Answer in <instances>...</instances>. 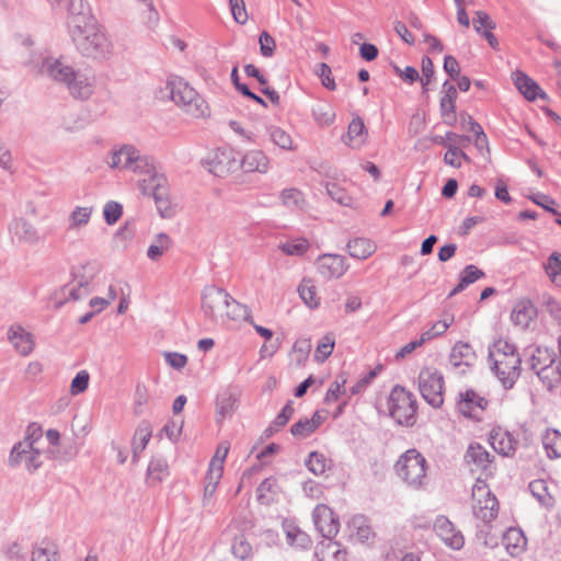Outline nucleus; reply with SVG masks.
<instances>
[{"label":"nucleus","mask_w":561,"mask_h":561,"mask_svg":"<svg viewBox=\"0 0 561 561\" xmlns=\"http://www.w3.org/2000/svg\"><path fill=\"white\" fill-rule=\"evenodd\" d=\"M108 164L113 169H130L139 172V186L145 195L153 197L163 217L171 215L167 179L159 173L154 164L140 157L130 146H124L112 152Z\"/></svg>","instance_id":"obj_1"},{"label":"nucleus","mask_w":561,"mask_h":561,"mask_svg":"<svg viewBox=\"0 0 561 561\" xmlns=\"http://www.w3.org/2000/svg\"><path fill=\"white\" fill-rule=\"evenodd\" d=\"M69 30L79 51L91 58H104L112 51V44L100 31L90 9L72 13L69 18Z\"/></svg>","instance_id":"obj_2"},{"label":"nucleus","mask_w":561,"mask_h":561,"mask_svg":"<svg viewBox=\"0 0 561 561\" xmlns=\"http://www.w3.org/2000/svg\"><path fill=\"white\" fill-rule=\"evenodd\" d=\"M202 309L207 317L221 324L238 320L247 312L243 305L234 300L226 290L215 286L204 290Z\"/></svg>","instance_id":"obj_3"},{"label":"nucleus","mask_w":561,"mask_h":561,"mask_svg":"<svg viewBox=\"0 0 561 561\" xmlns=\"http://www.w3.org/2000/svg\"><path fill=\"white\" fill-rule=\"evenodd\" d=\"M492 367L505 388H511L520 375V357L516 347L500 337L492 344L489 353Z\"/></svg>","instance_id":"obj_4"},{"label":"nucleus","mask_w":561,"mask_h":561,"mask_svg":"<svg viewBox=\"0 0 561 561\" xmlns=\"http://www.w3.org/2000/svg\"><path fill=\"white\" fill-rule=\"evenodd\" d=\"M42 439L43 430L39 425L31 424L27 426L24 439L14 444L10 451L9 466L18 467L24 463L30 472L37 470L42 466Z\"/></svg>","instance_id":"obj_5"},{"label":"nucleus","mask_w":561,"mask_h":561,"mask_svg":"<svg viewBox=\"0 0 561 561\" xmlns=\"http://www.w3.org/2000/svg\"><path fill=\"white\" fill-rule=\"evenodd\" d=\"M171 99L187 115L194 118H204L209 116L210 108L207 102L197 91L191 87L183 78L172 76L168 80Z\"/></svg>","instance_id":"obj_6"},{"label":"nucleus","mask_w":561,"mask_h":561,"mask_svg":"<svg viewBox=\"0 0 561 561\" xmlns=\"http://www.w3.org/2000/svg\"><path fill=\"white\" fill-rule=\"evenodd\" d=\"M499 508L496 496L484 480L478 478L472 486L470 500V510L476 519L482 524H489L497 517Z\"/></svg>","instance_id":"obj_7"},{"label":"nucleus","mask_w":561,"mask_h":561,"mask_svg":"<svg viewBox=\"0 0 561 561\" xmlns=\"http://www.w3.org/2000/svg\"><path fill=\"white\" fill-rule=\"evenodd\" d=\"M397 474L411 486H421L426 478L427 461L416 449H409L394 465Z\"/></svg>","instance_id":"obj_8"},{"label":"nucleus","mask_w":561,"mask_h":561,"mask_svg":"<svg viewBox=\"0 0 561 561\" xmlns=\"http://www.w3.org/2000/svg\"><path fill=\"white\" fill-rule=\"evenodd\" d=\"M388 409L399 424L409 425L413 423L416 414V401L412 392L404 387L396 386L390 392Z\"/></svg>","instance_id":"obj_9"},{"label":"nucleus","mask_w":561,"mask_h":561,"mask_svg":"<svg viewBox=\"0 0 561 561\" xmlns=\"http://www.w3.org/2000/svg\"><path fill=\"white\" fill-rule=\"evenodd\" d=\"M419 389L424 400L433 408L444 403V377L433 367H424L419 375Z\"/></svg>","instance_id":"obj_10"},{"label":"nucleus","mask_w":561,"mask_h":561,"mask_svg":"<svg viewBox=\"0 0 561 561\" xmlns=\"http://www.w3.org/2000/svg\"><path fill=\"white\" fill-rule=\"evenodd\" d=\"M230 445L228 442L220 443L210 459L208 470L205 476V485L203 493L204 503H208L215 495L217 486L222 478L224 466L228 456Z\"/></svg>","instance_id":"obj_11"},{"label":"nucleus","mask_w":561,"mask_h":561,"mask_svg":"<svg viewBox=\"0 0 561 561\" xmlns=\"http://www.w3.org/2000/svg\"><path fill=\"white\" fill-rule=\"evenodd\" d=\"M489 408V400L474 389L468 388L458 393L456 410L466 419L481 422Z\"/></svg>","instance_id":"obj_12"},{"label":"nucleus","mask_w":561,"mask_h":561,"mask_svg":"<svg viewBox=\"0 0 561 561\" xmlns=\"http://www.w3.org/2000/svg\"><path fill=\"white\" fill-rule=\"evenodd\" d=\"M465 463L471 472L479 473V478L489 479L496 472L492 456L478 443L469 445L465 454Z\"/></svg>","instance_id":"obj_13"},{"label":"nucleus","mask_w":561,"mask_h":561,"mask_svg":"<svg viewBox=\"0 0 561 561\" xmlns=\"http://www.w3.org/2000/svg\"><path fill=\"white\" fill-rule=\"evenodd\" d=\"M314 527L327 539L334 538L340 530V519L327 504H318L312 511Z\"/></svg>","instance_id":"obj_14"},{"label":"nucleus","mask_w":561,"mask_h":561,"mask_svg":"<svg viewBox=\"0 0 561 561\" xmlns=\"http://www.w3.org/2000/svg\"><path fill=\"white\" fill-rule=\"evenodd\" d=\"M434 530L440 540L449 548L459 550L465 545L461 531L457 530L454 524L444 516L436 518Z\"/></svg>","instance_id":"obj_15"},{"label":"nucleus","mask_w":561,"mask_h":561,"mask_svg":"<svg viewBox=\"0 0 561 561\" xmlns=\"http://www.w3.org/2000/svg\"><path fill=\"white\" fill-rule=\"evenodd\" d=\"M207 165L213 174L226 176L237 169L238 162L232 150L218 149L209 158Z\"/></svg>","instance_id":"obj_16"},{"label":"nucleus","mask_w":561,"mask_h":561,"mask_svg":"<svg viewBox=\"0 0 561 561\" xmlns=\"http://www.w3.org/2000/svg\"><path fill=\"white\" fill-rule=\"evenodd\" d=\"M270 158L260 149L247 151L240 159L238 165L244 173L265 174L270 169Z\"/></svg>","instance_id":"obj_17"},{"label":"nucleus","mask_w":561,"mask_h":561,"mask_svg":"<svg viewBox=\"0 0 561 561\" xmlns=\"http://www.w3.org/2000/svg\"><path fill=\"white\" fill-rule=\"evenodd\" d=\"M512 80L516 89L528 101L541 99L547 101L549 98L547 93L536 83L534 79L523 71H515L512 75Z\"/></svg>","instance_id":"obj_18"},{"label":"nucleus","mask_w":561,"mask_h":561,"mask_svg":"<svg viewBox=\"0 0 561 561\" xmlns=\"http://www.w3.org/2000/svg\"><path fill=\"white\" fill-rule=\"evenodd\" d=\"M444 95L439 101V111L443 122L448 126H455L457 123L456 100L457 89L454 84L445 82L443 84Z\"/></svg>","instance_id":"obj_19"},{"label":"nucleus","mask_w":561,"mask_h":561,"mask_svg":"<svg viewBox=\"0 0 561 561\" xmlns=\"http://www.w3.org/2000/svg\"><path fill=\"white\" fill-rule=\"evenodd\" d=\"M489 443L492 448L502 456H512L517 446V440L513 435L501 426H495L489 435Z\"/></svg>","instance_id":"obj_20"},{"label":"nucleus","mask_w":561,"mask_h":561,"mask_svg":"<svg viewBox=\"0 0 561 561\" xmlns=\"http://www.w3.org/2000/svg\"><path fill=\"white\" fill-rule=\"evenodd\" d=\"M368 139V129L364 121L356 116L347 126L345 135L342 137V141L352 149L362 148Z\"/></svg>","instance_id":"obj_21"},{"label":"nucleus","mask_w":561,"mask_h":561,"mask_svg":"<svg viewBox=\"0 0 561 561\" xmlns=\"http://www.w3.org/2000/svg\"><path fill=\"white\" fill-rule=\"evenodd\" d=\"M536 316L537 309L533 301L528 298H522L514 305L511 312V320L515 325L525 330Z\"/></svg>","instance_id":"obj_22"},{"label":"nucleus","mask_w":561,"mask_h":561,"mask_svg":"<svg viewBox=\"0 0 561 561\" xmlns=\"http://www.w3.org/2000/svg\"><path fill=\"white\" fill-rule=\"evenodd\" d=\"M8 337L22 356H27L35 347L34 336L21 325H12L8 331Z\"/></svg>","instance_id":"obj_23"},{"label":"nucleus","mask_w":561,"mask_h":561,"mask_svg":"<svg viewBox=\"0 0 561 561\" xmlns=\"http://www.w3.org/2000/svg\"><path fill=\"white\" fill-rule=\"evenodd\" d=\"M318 270L323 277L339 278L346 272L347 266L342 256L327 254L319 259Z\"/></svg>","instance_id":"obj_24"},{"label":"nucleus","mask_w":561,"mask_h":561,"mask_svg":"<svg viewBox=\"0 0 561 561\" xmlns=\"http://www.w3.org/2000/svg\"><path fill=\"white\" fill-rule=\"evenodd\" d=\"M477 359L474 350L469 343L457 342L450 352L449 362L454 367H471Z\"/></svg>","instance_id":"obj_25"},{"label":"nucleus","mask_w":561,"mask_h":561,"mask_svg":"<svg viewBox=\"0 0 561 561\" xmlns=\"http://www.w3.org/2000/svg\"><path fill=\"white\" fill-rule=\"evenodd\" d=\"M319 561H346L347 551L337 541H321L316 552Z\"/></svg>","instance_id":"obj_26"},{"label":"nucleus","mask_w":561,"mask_h":561,"mask_svg":"<svg viewBox=\"0 0 561 561\" xmlns=\"http://www.w3.org/2000/svg\"><path fill=\"white\" fill-rule=\"evenodd\" d=\"M503 545L511 556L517 557L526 550L527 539L519 528L512 527L505 531Z\"/></svg>","instance_id":"obj_27"},{"label":"nucleus","mask_w":561,"mask_h":561,"mask_svg":"<svg viewBox=\"0 0 561 561\" xmlns=\"http://www.w3.org/2000/svg\"><path fill=\"white\" fill-rule=\"evenodd\" d=\"M42 72L47 73L56 81L67 84H69L76 76L70 67L62 65V62L57 59H46L43 62Z\"/></svg>","instance_id":"obj_28"},{"label":"nucleus","mask_w":561,"mask_h":561,"mask_svg":"<svg viewBox=\"0 0 561 561\" xmlns=\"http://www.w3.org/2000/svg\"><path fill=\"white\" fill-rule=\"evenodd\" d=\"M327 419V412L316 411L310 419L298 421L291 426V434L296 437H307L312 434Z\"/></svg>","instance_id":"obj_29"},{"label":"nucleus","mask_w":561,"mask_h":561,"mask_svg":"<svg viewBox=\"0 0 561 561\" xmlns=\"http://www.w3.org/2000/svg\"><path fill=\"white\" fill-rule=\"evenodd\" d=\"M15 239L25 244H36L41 241V234L37 228L27 220L20 219L13 228Z\"/></svg>","instance_id":"obj_30"},{"label":"nucleus","mask_w":561,"mask_h":561,"mask_svg":"<svg viewBox=\"0 0 561 561\" xmlns=\"http://www.w3.org/2000/svg\"><path fill=\"white\" fill-rule=\"evenodd\" d=\"M152 436V427L149 423L142 422L136 428L133 439H131V449L135 461L138 459L139 455L145 450L149 440Z\"/></svg>","instance_id":"obj_31"},{"label":"nucleus","mask_w":561,"mask_h":561,"mask_svg":"<svg viewBox=\"0 0 561 561\" xmlns=\"http://www.w3.org/2000/svg\"><path fill=\"white\" fill-rule=\"evenodd\" d=\"M284 530L287 542L297 549H308L311 547L312 540L310 536L301 530L298 526L293 523L284 524Z\"/></svg>","instance_id":"obj_32"},{"label":"nucleus","mask_w":561,"mask_h":561,"mask_svg":"<svg viewBox=\"0 0 561 561\" xmlns=\"http://www.w3.org/2000/svg\"><path fill=\"white\" fill-rule=\"evenodd\" d=\"M347 249L352 257L366 260L375 253L377 245L370 239L355 238L348 242Z\"/></svg>","instance_id":"obj_33"},{"label":"nucleus","mask_w":561,"mask_h":561,"mask_svg":"<svg viewBox=\"0 0 561 561\" xmlns=\"http://www.w3.org/2000/svg\"><path fill=\"white\" fill-rule=\"evenodd\" d=\"M298 294L301 300L310 309H317L320 306L321 298L318 294L316 283L311 278H304L298 286Z\"/></svg>","instance_id":"obj_34"},{"label":"nucleus","mask_w":561,"mask_h":561,"mask_svg":"<svg viewBox=\"0 0 561 561\" xmlns=\"http://www.w3.org/2000/svg\"><path fill=\"white\" fill-rule=\"evenodd\" d=\"M270 140L279 149L285 151H295L297 144L291 135L279 126H270L268 129Z\"/></svg>","instance_id":"obj_35"},{"label":"nucleus","mask_w":561,"mask_h":561,"mask_svg":"<svg viewBox=\"0 0 561 561\" xmlns=\"http://www.w3.org/2000/svg\"><path fill=\"white\" fill-rule=\"evenodd\" d=\"M455 317L453 313H444L443 318L435 321L430 329L422 332L423 341L428 342L443 335L454 323Z\"/></svg>","instance_id":"obj_36"},{"label":"nucleus","mask_w":561,"mask_h":561,"mask_svg":"<svg viewBox=\"0 0 561 561\" xmlns=\"http://www.w3.org/2000/svg\"><path fill=\"white\" fill-rule=\"evenodd\" d=\"M172 247V240L170 236L165 233H159L154 237L153 241L147 249V256L151 261H158Z\"/></svg>","instance_id":"obj_37"},{"label":"nucleus","mask_w":561,"mask_h":561,"mask_svg":"<svg viewBox=\"0 0 561 561\" xmlns=\"http://www.w3.org/2000/svg\"><path fill=\"white\" fill-rule=\"evenodd\" d=\"M542 444L549 458H561V432L548 428L542 437Z\"/></svg>","instance_id":"obj_38"},{"label":"nucleus","mask_w":561,"mask_h":561,"mask_svg":"<svg viewBox=\"0 0 561 561\" xmlns=\"http://www.w3.org/2000/svg\"><path fill=\"white\" fill-rule=\"evenodd\" d=\"M351 527L355 530L352 537L359 542H367L375 537L373 528L363 516L353 517L351 520Z\"/></svg>","instance_id":"obj_39"},{"label":"nucleus","mask_w":561,"mask_h":561,"mask_svg":"<svg viewBox=\"0 0 561 561\" xmlns=\"http://www.w3.org/2000/svg\"><path fill=\"white\" fill-rule=\"evenodd\" d=\"M549 279L558 287H561V253L553 252L543 265Z\"/></svg>","instance_id":"obj_40"},{"label":"nucleus","mask_w":561,"mask_h":561,"mask_svg":"<svg viewBox=\"0 0 561 561\" xmlns=\"http://www.w3.org/2000/svg\"><path fill=\"white\" fill-rule=\"evenodd\" d=\"M237 405V398L229 393L225 392L217 398V420L221 421L227 416L231 415Z\"/></svg>","instance_id":"obj_41"},{"label":"nucleus","mask_w":561,"mask_h":561,"mask_svg":"<svg viewBox=\"0 0 561 561\" xmlns=\"http://www.w3.org/2000/svg\"><path fill=\"white\" fill-rule=\"evenodd\" d=\"M92 207L77 206L69 216V228L80 229L87 226L90 221Z\"/></svg>","instance_id":"obj_42"},{"label":"nucleus","mask_w":561,"mask_h":561,"mask_svg":"<svg viewBox=\"0 0 561 561\" xmlns=\"http://www.w3.org/2000/svg\"><path fill=\"white\" fill-rule=\"evenodd\" d=\"M335 346V337L332 333L325 334L318 343L314 351V359L323 363L333 352Z\"/></svg>","instance_id":"obj_43"},{"label":"nucleus","mask_w":561,"mask_h":561,"mask_svg":"<svg viewBox=\"0 0 561 561\" xmlns=\"http://www.w3.org/2000/svg\"><path fill=\"white\" fill-rule=\"evenodd\" d=\"M68 87L71 94L78 99H85L92 93V83L87 78L75 76Z\"/></svg>","instance_id":"obj_44"},{"label":"nucleus","mask_w":561,"mask_h":561,"mask_svg":"<svg viewBox=\"0 0 561 561\" xmlns=\"http://www.w3.org/2000/svg\"><path fill=\"white\" fill-rule=\"evenodd\" d=\"M536 374L549 389L557 386L561 380V373L553 363H549L547 366H543L536 371Z\"/></svg>","instance_id":"obj_45"},{"label":"nucleus","mask_w":561,"mask_h":561,"mask_svg":"<svg viewBox=\"0 0 561 561\" xmlns=\"http://www.w3.org/2000/svg\"><path fill=\"white\" fill-rule=\"evenodd\" d=\"M444 162L453 168H460L463 162H470V158L458 146L453 144L444 154Z\"/></svg>","instance_id":"obj_46"},{"label":"nucleus","mask_w":561,"mask_h":561,"mask_svg":"<svg viewBox=\"0 0 561 561\" xmlns=\"http://www.w3.org/2000/svg\"><path fill=\"white\" fill-rule=\"evenodd\" d=\"M345 383L346 377L344 375L337 376V378L330 385L325 393L324 403L330 404L336 402L345 392Z\"/></svg>","instance_id":"obj_47"},{"label":"nucleus","mask_w":561,"mask_h":561,"mask_svg":"<svg viewBox=\"0 0 561 561\" xmlns=\"http://www.w3.org/2000/svg\"><path fill=\"white\" fill-rule=\"evenodd\" d=\"M148 479L152 482H160L168 476V465L164 460L153 459L148 466Z\"/></svg>","instance_id":"obj_48"},{"label":"nucleus","mask_w":561,"mask_h":561,"mask_svg":"<svg viewBox=\"0 0 561 561\" xmlns=\"http://www.w3.org/2000/svg\"><path fill=\"white\" fill-rule=\"evenodd\" d=\"M313 116L320 126H330L335 119V112L332 106L321 104L313 110Z\"/></svg>","instance_id":"obj_49"},{"label":"nucleus","mask_w":561,"mask_h":561,"mask_svg":"<svg viewBox=\"0 0 561 561\" xmlns=\"http://www.w3.org/2000/svg\"><path fill=\"white\" fill-rule=\"evenodd\" d=\"M549 363H553L552 356L547 348L537 347L530 357V367L536 373Z\"/></svg>","instance_id":"obj_50"},{"label":"nucleus","mask_w":561,"mask_h":561,"mask_svg":"<svg viewBox=\"0 0 561 561\" xmlns=\"http://www.w3.org/2000/svg\"><path fill=\"white\" fill-rule=\"evenodd\" d=\"M231 551L240 560H248L252 556V547L243 536L234 538Z\"/></svg>","instance_id":"obj_51"},{"label":"nucleus","mask_w":561,"mask_h":561,"mask_svg":"<svg viewBox=\"0 0 561 561\" xmlns=\"http://www.w3.org/2000/svg\"><path fill=\"white\" fill-rule=\"evenodd\" d=\"M327 190L329 195L339 204L344 206H352L354 204L353 197L339 184L329 183Z\"/></svg>","instance_id":"obj_52"},{"label":"nucleus","mask_w":561,"mask_h":561,"mask_svg":"<svg viewBox=\"0 0 561 561\" xmlns=\"http://www.w3.org/2000/svg\"><path fill=\"white\" fill-rule=\"evenodd\" d=\"M309 249L307 239L299 238L280 245V250L287 255H302Z\"/></svg>","instance_id":"obj_53"},{"label":"nucleus","mask_w":561,"mask_h":561,"mask_svg":"<svg viewBox=\"0 0 561 561\" xmlns=\"http://www.w3.org/2000/svg\"><path fill=\"white\" fill-rule=\"evenodd\" d=\"M306 465L308 469L317 476L324 473L328 468L325 457L322 454L316 451L309 455Z\"/></svg>","instance_id":"obj_54"},{"label":"nucleus","mask_w":561,"mask_h":561,"mask_svg":"<svg viewBox=\"0 0 561 561\" xmlns=\"http://www.w3.org/2000/svg\"><path fill=\"white\" fill-rule=\"evenodd\" d=\"M90 375L87 370H80L70 383V393L78 396L84 392L89 387Z\"/></svg>","instance_id":"obj_55"},{"label":"nucleus","mask_w":561,"mask_h":561,"mask_svg":"<svg viewBox=\"0 0 561 561\" xmlns=\"http://www.w3.org/2000/svg\"><path fill=\"white\" fill-rule=\"evenodd\" d=\"M473 28L477 33H481L486 28H495L496 24L485 11H477L473 18Z\"/></svg>","instance_id":"obj_56"},{"label":"nucleus","mask_w":561,"mask_h":561,"mask_svg":"<svg viewBox=\"0 0 561 561\" xmlns=\"http://www.w3.org/2000/svg\"><path fill=\"white\" fill-rule=\"evenodd\" d=\"M233 20L239 24H245L249 15L243 0H229Z\"/></svg>","instance_id":"obj_57"},{"label":"nucleus","mask_w":561,"mask_h":561,"mask_svg":"<svg viewBox=\"0 0 561 561\" xmlns=\"http://www.w3.org/2000/svg\"><path fill=\"white\" fill-rule=\"evenodd\" d=\"M529 199L535 203L536 205L542 207L547 211L551 213L552 215L560 216L558 210L556 209L557 202L551 198L548 195L545 194H535L529 196Z\"/></svg>","instance_id":"obj_58"},{"label":"nucleus","mask_w":561,"mask_h":561,"mask_svg":"<svg viewBox=\"0 0 561 561\" xmlns=\"http://www.w3.org/2000/svg\"><path fill=\"white\" fill-rule=\"evenodd\" d=\"M280 198L286 206H301L304 204V195L296 188L285 190L280 194Z\"/></svg>","instance_id":"obj_59"},{"label":"nucleus","mask_w":561,"mask_h":561,"mask_svg":"<svg viewBox=\"0 0 561 561\" xmlns=\"http://www.w3.org/2000/svg\"><path fill=\"white\" fill-rule=\"evenodd\" d=\"M260 50L264 57H272L274 55L276 44L274 38L267 33L262 32L259 38Z\"/></svg>","instance_id":"obj_60"},{"label":"nucleus","mask_w":561,"mask_h":561,"mask_svg":"<svg viewBox=\"0 0 561 561\" xmlns=\"http://www.w3.org/2000/svg\"><path fill=\"white\" fill-rule=\"evenodd\" d=\"M103 214L107 224H115L122 216V206L118 203L110 202L104 206Z\"/></svg>","instance_id":"obj_61"},{"label":"nucleus","mask_w":561,"mask_h":561,"mask_svg":"<svg viewBox=\"0 0 561 561\" xmlns=\"http://www.w3.org/2000/svg\"><path fill=\"white\" fill-rule=\"evenodd\" d=\"M381 367H378L374 370H370L366 376L358 379L350 389L351 394L355 396L360 393L371 382V380L377 376L378 370H380Z\"/></svg>","instance_id":"obj_62"},{"label":"nucleus","mask_w":561,"mask_h":561,"mask_svg":"<svg viewBox=\"0 0 561 561\" xmlns=\"http://www.w3.org/2000/svg\"><path fill=\"white\" fill-rule=\"evenodd\" d=\"M318 76L321 78L322 84L329 89L334 90L336 88L334 78L332 77L331 68L322 62L318 67Z\"/></svg>","instance_id":"obj_63"},{"label":"nucleus","mask_w":561,"mask_h":561,"mask_svg":"<svg viewBox=\"0 0 561 561\" xmlns=\"http://www.w3.org/2000/svg\"><path fill=\"white\" fill-rule=\"evenodd\" d=\"M33 561H59L57 552L51 548H36L32 556Z\"/></svg>","instance_id":"obj_64"}]
</instances>
